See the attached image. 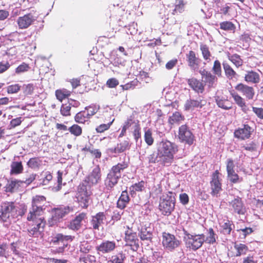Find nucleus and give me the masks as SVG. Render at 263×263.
<instances>
[{
  "mask_svg": "<svg viewBox=\"0 0 263 263\" xmlns=\"http://www.w3.org/2000/svg\"><path fill=\"white\" fill-rule=\"evenodd\" d=\"M80 251L82 253L87 254L91 249V246L88 241H83L81 242L80 246Z\"/></svg>",
  "mask_w": 263,
  "mask_h": 263,
  "instance_id": "57",
  "label": "nucleus"
},
{
  "mask_svg": "<svg viewBox=\"0 0 263 263\" xmlns=\"http://www.w3.org/2000/svg\"><path fill=\"white\" fill-rule=\"evenodd\" d=\"M69 132L75 136H79L82 134V128L77 124H73L68 128Z\"/></svg>",
  "mask_w": 263,
  "mask_h": 263,
  "instance_id": "54",
  "label": "nucleus"
},
{
  "mask_svg": "<svg viewBox=\"0 0 263 263\" xmlns=\"http://www.w3.org/2000/svg\"><path fill=\"white\" fill-rule=\"evenodd\" d=\"M245 80L248 83L257 84L260 81V75L257 72L248 71L245 74Z\"/></svg>",
  "mask_w": 263,
  "mask_h": 263,
  "instance_id": "30",
  "label": "nucleus"
},
{
  "mask_svg": "<svg viewBox=\"0 0 263 263\" xmlns=\"http://www.w3.org/2000/svg\"><path fill=\"white\" fill-rule=\"evenodd\" d=\"M76 122L79 123H84L87 122L90 119L88 114H86V110H82L76 114L74 117Z\"/></svg>",
  "mask_w": 263,
  "mask_h": 263,
  "instance_id": "38",
  "label": "nucleus"
},
{
  "mask_svg": "<svg viewBox=\"0 0 263 263\" xmlns=\"http://www.w3.org/2000/svg\"><path fill=\"white\" fill-rule=\"evenodd\" d=\"M219 172L216 171L212 176V180L210 181L212 190L211 194L213 196H218L219 192L221 190V183L220 181Z\"/></svg>",
  "mask_w": 263,
  "mask_h": 263,
  "instance_id": "15",
  "label": "nucleus"
},
{
  "mask_svg": "<svg viewBox=\"0 0 263 263\" xmlns=\"http://www.w3.org/2000/svg\"><path fill=\"white\" fill-rule=\"evenodd\" d=\"M241 148H243L245 150L253 152L257 150V145L256 144L253 142L251 141L248 143H246L245 144H241Z\"/></svg>",
  "mask_w": 263,
  "mask_h": 263,
  "instance_id": "55",
  "label": "nucleus"
},
{
  "mask_svg": "<svg viewBox=\"0 0 263 263\" xmlns=\"http://www.w3.org/2000/svg\"><path fill=\"white\" fill-rule=\"evenodd\" d=\"M176 194L172 192H167L160 197L159 210L165 216H169L174 211L176 203Z\"/></svg>",
  "mask_w": 263,
  "mask_h": 263,
  "instance_id": "3",
  "label": "nucleus"
},
{
  "mask_svg": "<svg viewBox=\"0 0 263 263\" xmlns=\"http://www.w3.org/2000/svg\"><path fill=\"white\" fill-rule=\"evenodd\" d=\"M123 212L121 210H114L113 213H112V215L111 216V219L110 221V222L111 221H112V224H114L115 221H117L120 220V219L121 218V216L123 215Z\"/></svg>",
  "mask_w": 263,
  "mask_h": 263,
  "instance_id": "59",
  "label": "nucleus"
},
{
  "mask_svg": "<svg viewBox=\"0 0 263 263\" xmlns=\"http://www.w3.org/2000/svg\"><path fill=\"white\" fill-rule=\"evenodd\" d=\"M221 232L224 235L230 234L231 231L234 229L235 226L232 221L224 219L219 222Z\"/></svg>",
  "mask_w": 263,
  "mask_h": 263,
  "instance_id": "27",
  "label": "nucleus"
},
{
  "mask_svg": "<svg viewBox=\"0 0 263 263\" xmlns=\"http://www.w3.org/2000/svg\"><path fill=\"white\" fill-rule=\"evenodd\" d=\"M184 10V3L182 0H176L175 8L173 9L172 14L174 15L182 13Z\"/></svg>",
  "mask_w": 263,
  "mask_h": 263,
  "instance_id": "46",
  "label": "nucleus"
},
{
  "mask_svg": "<svg viewBox=\"0 0 263 263\" xmlns=\"http://www.w3.org/2000/svg\"><path fill=\"white\" fill-rule=\"evenodd\" d=\"M74 236L71 235H65L61 233H58L52 237V242L54 244L61 245L62 246L57 249L56 252L59 253H63L69 246V242H71Z\"/></svg>",
  "mask_w": 263,
  "mask_h": 263,
  "instance_id": "9",
  "label": "nucleus"
},
{
  "mask_svg": "<svg viewBox=\"0 0 263 263\" xmlns=\"http://www.w3.org/2000/svg\"><path fill=\"white\" fill-rule=\"evenodd\" d=\"M178 136L181 142L189 145H192L195 141V136L192 130L186 124L179 127Z\"/></svg>",
  "mask_w": 263,
  "mask_h": 263,
  "instance_id": "8",
  "label": "nucleus"
},
{
  "mask_svg": "<svg viewBox=\"0 0 263 263\" xmlns=\"http://www.w3.org/2000/svg\"><path fill=\"white\" fill-rule=\"evenodd\" d=\"M106 216L104 212H100L91 216L90 223L95 230H99L100 227L104 223Z\"/></svg>",
  "mask_w": 263,
  "mask_h": 263,
  "instance_id": "24",
  "label": "nucleus"
},
{
  "mask_svg": "<svg viewBox=\"0 0 263 263\" xmlns=\"http://www.w3.org/2000/svg\"><path fill=\"white\" fill-rule=\"evenodd\" d=\"M184 234L185 236V243L186 247L190 249L196 251L199 249L205 240L204 234L193 235L184 230Z\"/></svg>",
  "mask_w": 263,
  "mask_h": 263,
  "instance_id": "6",
  "label": "nucleus"
},
{
  "mask_svg": "<svg viewBox=\"0 0 263 263\" xmlns=\"http://www.w3.org/2000/svg\"><path fill=\"white\" fill-rule=\"evenodd\" d=\"M217 5V11L219 13L224 16H230V10L231 9L230 4H221Z\"/></svg>",
  "mask_w": 263,
  "mask_h": 263,
  "instance_id": "36",
  "label": "nucleus"
},
{
  "mask_svg": "<svg viewBox=\"0 0 263 263\" xmlns=\"http://www.w3.org/2000/svg\"><path fill=\"white\" fill-rule=\"evenodd\" d=\"M21 86L18 84L11 85L7 87V91L8 93H17L21 89Z\"/></svg>",
  "mask_w": 263,
  "mask_h": 263,
  "instance_id": "64",
  "label": "nucleus"
},
{
  "mask_svg": "<svg viewBox=\"0 0 263 263\" xmlns=\"http://www.w3.org/2000/svg\"><path fill=\"white\" fill-rule=\"evenodd\" d=\"M144 140L146 144L151 146L154 143V138L152 136V132L151 129H148L145 130L144 133Z\"/></svg>",
  "mask_w": 263,
  "mask_h": 263,
  "instance_id": "53",
  "label": "nucleus"
},
{
  "mask_svg": "<svg viewBox=\"0 0 263 263\" xmlns=\"http://www.w3.org/2000/svg\"><path fill=\"white\" fill-rule=\"evenodd\" d=\"M99 109V106L96 105H91L86 106L84 110H86V114H88V117L90 118L92 116L97 113Z\"/></svg>",
  "mask_w": 263,
  "mask_h": 263,
  "instance_id": "52",
  "label": "nucleus"
},
{
  "mask_svg": "<svg viewBox=\"0 0 263 263\" xmlns=\"http://www.w3.org/2000/svg\"><path fill=\"white\" fill-rule=\"evenodd\" d=\"M125 258V255L122 253H120L116 255L112 256L107 263H123Z\"/></svg>",
  "mask_w": 263,
  "mask_h": 263,
  "instance_id": "49",
  "label": "nucleus"
},
{
  "mask_svg": "<svg viewBox=\"0 0 263 263\" xmlns=\"http://www.w3.org/2000/svg\"><path fill=\"white\" fill-rule=\"evenodd\" d=\"M229 205L231 211L239 215H245L246 208L241 198L237 197L229 202Z\"/></svg>",
  "mask_w": 263,
  "mask_h": 263,
  "instance_id": "12",
  "label": "nucleus"
},
{
  "mask_svg": "<svg viewBox=\"0 0 263 263\" xmlns=\"http://www.w3.org/2000/svg\"><path fill=\"white\" fill-rule=\"evenodd\" d=\"M70 106L67 104H63L61 107V114L63 116H68L70 115Z\"/></svg>",
  "mask_w": 263,
  "mask_h": 263,
  "instance_id": "61",
  "label": "nucleus"
},
{
  "mask_svg": "<svg viewBox=\"0 0 263 263\" xmlns=\"http://www.w3.org/2000/svg\"><path fill=\"white\" fill-rule=\"evenodd\" d=\"M129 148L130 145L129 141L128 140H124L118 144L115 147L108 149V151L111 153L118 154L122 153Z\"/></svg>",
  "mask_w": 263,
  "mask_h": 263,
  "instance_id": "31",
  "label": "nucleus"
},
{
  "mask_svg": "<svg viewBox=\"0 0 263 263\" xmlns=\"http://www.w3.org/2000/svg\"><path fill=\"white\" fill-rule=\"evenodd\" d=\"M43 213V208H40L37 206L31 205V207L29 209V212L27 219L28 221L33 222H37V219L40 218L42 219V221H45L44 217L42 216Z\"/></svg>",
  "mask_w": 263,
  "mask_h": 263,
  "instance_id": "16",
  "label": "nucleus"
},
{
  "mask_svg": "<svg viewBox=\"0 0 263 263\" xmlns=\"http://www.w3.org/2000/svg\"><path fill=\"white\" fill-rule=\"evenodd\" d=\"M220 28L227 31L234 32L236 29L235 25L230 21H224L219 24Z\"/></svg>",
  "mask_w": 263,
  "mask_h": 263,
  "instance_id": "42",
  "label": "nucleus"
},
{
  "mask_svg": "<svg viewBox=\"0 0 263 263\" xmlns=\"http://www.w3.org/2000/svg\"><path fill=\"white\" fill-rule=\"evenodd\" d=\"M228 179L231 183L235 184L241 182L242 180L235 172L228 173Z\"/></svg>",
  "mask_w": 263,
  "mask_h": 263,
  "instance_id": "51",
  "label": "nucleus"
},
{
  "mask_svg": "<svg viewBox=\"0 0 263 263\" xmlns=\"http://www.w3.org/2000/svg\"><path fill=\"white\" fill-rule=\"evenodd\" d=\"M33 227L28 229V234L30 236L37 237L43 231L46 221H42L41 218L37 219V222H34Z\"/></svg>",
  "mask_w": 263,
  "mask_h": 263,
  "instance_id": "18",
  "label": "nucleus"
},
{
  "mask_svg": "<svg viewBox=\"0 0 263 263\" xmlns=\"http://www.w3.org/2000/svg\"><path fill=\"white\" fill-rule=\"evenodd\" d=\"M101 173L99 166L95 167L83 182H86L87 185L97 184L101 180Z\"/></svg>",
  "mask_w": 263,
  "mask_h": 263,
  "instance_id": "14",
  "label": "nucleus"
},
{
  "mask_svg": "<svg viewBox=\"0 0 263 263\" xmlns=\"http://www.w3.org/2000/svg\"><path fill=\"white\" fill-rule=\"evenodd\" d=\"M72 211V208L68 206H61L55 208L52 216L53 219L54 220L59 221Z\"/></svg>",
  "mask_w": 263,
  "mask_h": 263,
  "instance_id": "23",
  "label": "nucleus"
},
{
  "mask_svg": "<svg viewBox=\"0 0 263 263\" xmlns=\"http://www.w3.org/2000/svg\"><path fill=\"white\" fill-rule=\"evenodd\" d=\"M145 182L143 180L133 184L129 189L131 196H135L137 192L143 191L145 188Z\"/></svg>",
  "mask_w": 263,
  "mask_h": 263,
  "instance_id": "33",
  "label": "nucleus"
},
{
  "mask_svg": "<svg viewBox=\"0 0 263 263\" xmlns=\"http://www.w3.org/2000/svg\"><path fill=\"white\" fill-rule=\"evenodd\" d=\"M187 62L189 66L194 71H197L199 69V65L201 60L196 57V53L193 51H190L186 54Z\"/></svg>",
  "mask_w": 263,
  "mask_h": 263,
  "instance_id": "21",
  "label": "nucleus"
},
{
  "mask_svg": "<svg viewBox=\"0 0 263 263\" xmlns=\"http://www.w3.org/2000/svg\"><path fill=\"white\" fill-rule=\"evenodd\" d=\"M212 71L215 75L217 76L218 77L221 76L222 72L221 63L218 60L214 61Z\"/></svg>",
  "mask_w": 263,
  "mask_h": 263,
  "instance_id": "56",
  "label": "nucleus"
},
{
  "mask_svg": "<svg viewBox=\"0 0 263 263\" xmlns=\"http://www.w3.org/2000/svg\"><path fill=\"white\" fill-rule=\"evenodd\" d=\"M233 98L234 99L235 103L239 106L242 107L246 103L245 100L239 95L236 93H232Z\"/></svg>",
  "mask_w": 263,
  "mask_h": 263,
  "instance_id": "62",
  "label": "nucleus"
},
{
  "mask_svg": "<svg viewBox=\"0 0 263 263\" xmlns=\"http://www.w3.org/2000/svg\"><path fill=\"white\" fill-rule=\"evenodd\" d=\"M138 83V81L137 80H134L125 85H121L120 86L122 87L123 90L134 89L136 86H137Z\"/></svg>",
  "mask_w": 263,
  "mask_h": 263,
  "instance_id": "63",
  "label": "nucleus"
},
{
  "mask_svg": "<svg viewBox=\"0 0 263 263\" xmlns=\"http://www.w3.org/2000/svg\"><path fill=\"white\" fill-rule=\"evenodd\" d=\"M162 245L165 250L172 252L180 246L181 241L174 235L163 232L162 235Z\"/></svg>",
  "mask_w": 263,
  "mask_h": 263,
  "instance_id": "7",
  "label": "nucleus"
},
{
  "mask_svg": "<svg viewBox=\"0 0 263 263\" xmlns=\"http://www.w3.org/2000/svg\"><path fill=\"white\" fill-rule=\"evenodd\" d=\"M18 206L14 202H7L3 203L0 211V218L4 222H8L11 218L17 217Z\"/></svg>",
  "mask_w": 263,
  "mask_h": 263,
  "instance_id": "5",
  "label": "nucleus"
},
{
  "mask_svg": "<svg viewBox=\"0 0 263 263\" xmlns=\"http://www.w3.org/2000/svg\"><path fill=\"white\" fill-rule=\"evenodd\" d=\"M199 73L201 75L204 82L208 84L209 87H213L217 81L216 75L212 74L210 71L205 69L200 70Z\"/></svg>",
  "mask_w": 263,
  "mask_h": 263,
  "instance_id": "25",
  "label": "nucleus"
},
{
  "mask_svg": "<svg viewBox=\"0 0 263 263\" xmlns=\"http://www.w3.org/2000/svg\"><path fill=\"white\" fill-rule=\"evenodd\" d=\"M217 238L216 234L214 232L212 228H210L208 230L206 238H205L204 241L213 244L216 242V239Z\"/></svg>",
  "mask_w": 263,
  "mask_h": 263,
  "instance_id": "45",
  "label": "nucleus"
},
{
  "mask_svg": "<svg viewBox=\"0 0 263 263\" xmlns=\"http://www.w3.org/2000/svg\"><path fill=\"white\" fill-rule=\"evenodd\" d=\"M36 19V16L29 13L23 16L18 17L16 22L20 29H26L32 24Z\"/></svg>",
  "mask_w": 263,
  "mask_h": 263,
  "instance_id": "13",
  "label": "nucleus"
},
{
  "mask_svg": "<svg viewBox=\"0 0 263 263\" xmlns=\"http://www.w3.org/2000/svg\"><path fill=\"white\" fill-rule=\"evenodd\" d=\"M184 116L178 111H175L169 117L168 122L171 124L179 123L180 121L184 120Z\"/></svg>",
  "mask_w": 263,
  "mask_h": 263,
  "instance_id": "41",
  "label": "nucleus"
},
{
  "mask_svg": "<svg viewBox=\"0 0 263 263\" xmlns=\"http://www.w3.org/2000/svg\"><path fill=\"white\" fill-rule=\"evenodd\" d=\"M178 151V146L168 140H162L157 144V152H159L166 166H170L174 161V155Z\"/></svg>",
  "mask_w": 263,
  "mask_h": 263,
  "instance_id": "1",
  "label": "nucleus"
},
{
  "mask_svg": "<svg viewBox=\"0 0 263 263\" xmlns=\"http://www.w3.org/2000/svg\"><path fill=\"white\" fill-rule=\"evenodd\" d=\"M215 101L217 106L223 109L229 110L232 107V103L224 98L217 96L215 98Z\"/></svg>",
  "mask_w": 263,
  "mask_h": 263,
  "instance_id": "32",
  "label": "nucleus"
},
{
  "mask_svg": "<svg viewBox=\"0 0 263 263\" xmlns=\"http://www.w3.org/2000/svg\"><path fill=\"white\" fill-rule=\"evenodd\" d=\"M252 132V128L247 124H244L242 128L236 130L234 135L236 137L242 140L248 139Z\"/></svg>",
  "mask_w": 263,
  "mask_h": 263,
  "instance_id": "26",
  "label": "nucleus"
},
{
  "mask_svg": "<svg viewBox=\"0 0 263 263\" xmlns=\"http://www.w3.org/2000/svg\"><path fill=\"white\" fill-rule=\"evenodd\" d=\"M42 161L36 157L30 158L27 162V165L28 167L32 169H38L41 166Z\"/></svg>",
  "mask_w": 263,
  "mask_h": 263,
  "instance_id": "47",
  "label": "nucleus"
},
{
  "mask_svg": "<svg viewBox=\"0 0 263 263\" xmlns=\"http://www.w3.org/2000/svg\"><path fill=\"white\" fill-rule=\"evenodd\" d=\"M127 167V163L123 162L119 163L111 168L104 180V185L107 190H113L121 178V173Z\"/></svg>",
  "mask_w": 263,
  "mask_h": 263,
  "instance_id": "2",
  "label": "nucleus"
},
{
  "mask_svg": "<svg viewBox=\"0 0 263 263\" xmlns=\"http://www.w3.org/2000/svg\"><path fill=\"white\" fill-rule=\"evenodd\" d=\"M206 101L205 100L199 98L197 100L189 99H187L184 105L185 110H193L195 108H202L206 104Z\"/></svg>",
  "mask_w": 263,
  "mask_h": 263,
  "instance_id": "20",
  "label": "nucleus"
},
{
  "mask_svg": "<svg viewBox=\"0 0 263 263\" xmlns=\"http://www.w3.org/2000/svg\"><path fill=\"white\" fill-rule=\"evenodd\" d=\"M62 172L58 171L57 173V185L52 187V191L54 192H58L60 191L62 187Z\"/></svg>",
  "mask_w": 263,
  "mask_h": 263,
  "instance_id": "58",
  "label": "nucleus"
},
{
  "mask_svg": "<svg viewBox=\"0 0 263 263\" xmlns=\"http://www.w3.org/2000/svg\"><path fill=\"white\" fill-rule=\"evenodd\" d=\"M86 219V213L84 212L80 213L76 215L74 218L70 221L69 228L72 230H78L81 227L83 222H85Z\"/></svg>",
  "mask_w": 263,
  "mask_h": 263,
  "instance_id": "17",
  "label": "nucleus"
},
{
  "mask_svg": "<svg viewBox=\"0 0 263 263\" xmlns=\"http://www.w3.org/2000/svg\"><path fill=\"white\" fill-rule=\"evenodd\" d=\"M46 198L43 196H35L32 199V205L37 206L40 208H43V205Z\"/></svg>",
  "mask_w": 263,
  "mask_h": 263,
  "instance_id": "50",
  "label": "nucleus"
},
{
  "mask_svg": "<svg viewBox=\"0 0 263 263\" xmlns=\"http://www.w3.org/2000/svg\"><path fill=\"white\" fill-rule=\"evenodd\" d=\"M159 152H157V153L154 152L153 154L149 155L147 157V159L149 163H158L160 164L166 166L165 163L162 160L161 158L159 157Z\"/></svg>",
  "mask_w": 263,
  "mask_h": 263,
  "instance_id": "37",
  "label": "nucleus"
},
{
  "mask_svg": "<svg viewBox=\"0 0 263 263\" xmlns=\"http://www.w3.org/2000/svg\"><path fill=\"white\" fill-rule=\"evenodd\" d=\"M234 249L236 251V257L246 254L249 251V248L246 245L235 242L234 245Z\"/></svg>",
  "mask_w": 263,
  "mask_h": 263,
  "instance_id": "34",
  "label": "nucleus"
},
{
  "mask_svg": "<svg viewBox=\"0 0 263 263\" xmlns=\"http://www.w3.org/2000/svg\"><path fill=\"white\" fill-rule=\"evenodd\" d=\"M235 89L240 92L248 99L251 100L254 96V90L252 87L242 83H239L235 86Z\"/></svg>",
  "mask_w": 263,
  "mask_h": 263,
  "instance_id": "22",
  "label": "nucleus"
},
{
  "mask_svg": "<svg viewBox=\"0 0 263 263\" xmlns=\"http://www.w3.org/2000/svg\"><path fill=\"white\" fill-rule=\"evenodd\" d=\"M114 120L115 119H113L111 122L107 124H102L97 127L96 128L97 132L98 133H101L109 129Z\"/></svg>",
  "mask_w": 263,
  "mask_h": 263,
  "instance_id": "60",
  "label": "nucleus"
},
{
  "mask_svg": "<svg viewBox=\"0 0 263 263\" xmlns=\"http://www.w3.org/2000/svg\"><path fill=\"white\" fill-rule=\"evenodd\" d=\"M11 256L9 246L6 243L0 244V257L8 259Z\"/></svg>",
  "mask_w": 263,
  "mask_h": 263,
  "instance_id": "40",
  "label": "nucleus"
},
{
  "mask_svg": "<svg viewBox=\"0 0 263 263\" xmlns=\"http://www.w3.org/2000/svg\"><path fill=\"white\" fill-rule=\"evenodd\" d=\"M200 49L201 51L203 58L206 62L211 61V57H212L211 53L209 50V47L207 45L201 44L200 46Z\"/></svg>",
  "mask_w": 263,
  "mask_h": 263,
  "instance_id": "43",
  "label": "nucleus"
},
{
  "mask_svg": "<svg viewBox=\"0 0 263 263\" xmlns=\"http://www.w3.org/2000/svg\"><path fill=\"white\" fill-rule=\"evenodd\" d=\"M23 166L22 162H13L11 165V173L18 174L22 173Z\"/></svg>",
  "mask_w": 263,
  "mask_h": 263,
  "instance_id": "44",
  "label": "nucleus"
},
{
  "mask_svg": "<svg viewBox=\"0 0 263 263\" xmlns=\"http://www.w3.org/2000/svg\"><path fill=\"white\" fill-rule=\"evenodd\" d=\"M222 65L224 70L225 74L228 79H233L237 78V74L228 63H227L226 62H223L222 63Z\"/></svg>",
  "mask_w": 263,
  "mask_h": 263,
  "instance_id": "35",
  "label": "nucleus"
},
{
  "mask_svg": "<svg viewBox=\"0 0 263 263\" xmlns=\"http://www.w3.org/2000/svg\"><path fill=\"white\" fill-rule=\"evenodd\" d=\"M228 59L237 67L241 66L243 64V60L241 59L240 56L237 54L229 55Z\"/></svg>",
  "mask_w": 263,
  "mask_h": 263,
  "instance_id": "48",
  "label": "nucleus"
},
{
  "mask_svg": "<svg viewBox=\"0 0 263 263\" xmlns=\"http://www.w3.org/2000/svg\"><path fill=\"white\" fill-rule=\"evenodd\" d=\"M189 85L196 92L202 93L204 90L203 84L195 78L189 79L187 80Z\"/></svg>",
  "mask_w": 263,
  "mask_h": 263,
  "instance_id": "28",
  "label": "nucleus"
},
{
  "mask_svg": "<svg viewBox=\"0 0 263 263\" xmlns=\"http://www.w3.org/2000/svg\"><path fill=\"white\" fill-rule=\"evenodd\" d=\"M154 229L149 225L142 226L138 228V236L140 239L143 241L152 242Z\"/></svg>",
  "mask_w": 263,
  "mask_h": 263,
  "instance_id": "11",
  "label": "nucleus"
},
{
  "mask_svg": "<svg viewBox=\"0 0 263 263\" xmlns=\"http://www.w3.org/2000/svg\"><path fill=\"white\" fill-rule=\"evenodd\" d=\"M71 91L66 89H58L55 91L57 99L62 102L64 99L67 98L70 96Z\"/></svg>",
  "mask_w": 263,
  "mask_h": 263,
  "instance_id": "39",
  "label": "nucleus"
},
{
  "mask_svg": "<svg viewBox=\"0 0 263 263\" xmlns=\"http://www.w3.org/2000/svg\"><path fill=\"white\" fill-rule=\"evenodd\" d=\"M125 234V246L129 247L133 251H137L139 248V240L136 233L128 230Z\"/></svg>",
  "mask_w": 263,
  "mask_h": 263,
  "instance_id": "10",
  "label": "nucleus"
},
{
  "mask_svg": "<svg viewBox=\"0 0 263 263\" xmlns=\"http://www.w3.org/2000/svg\"><path fill=\"white\" fill-rule=\"evenodd\" d=\"M116 247V243L114 241L103 240L102 243L96 247V250L103 254L109 253L113 251Z\"/></svg>",
  "mask_w": 263,
  "mask_h": 263,
  "instance_id": "19",
  "label": "nucleus"
},
{
  "mask_svg": "<svg viewBox=\"0 0 263 263\" xmlns=\"http://www.w3.org/2000/svg\"><path fill=\"white\" fill-rule=\"evenodd\" d=\"M23 184L22 180L16 179L8 180L5 188L6 192L13 193L18 190L20 186Z\"/></svg>",
  "mask_w": 263,
  "mask_h": 263,
  "instance_id": "29",
  "label": "nucleus"
},
{
  "mask_svg": "<svg viewBox=\"0 0 263 263\" xmlns=\"http://www.w3.org/2000/svg\"><path fill=\"white\" fill-rule=\"evenodd\" d=\"M92 194L90 185H87L86 182H82L79 186L76 198L80 206L87 208L90 202Z\"/></svg>",
  "mask_w": 263,
  "mask_h": 263,
  "instance_id": "4",
  "label": "nucleus"
}]
</instances>
